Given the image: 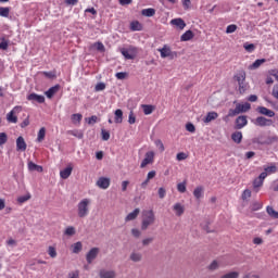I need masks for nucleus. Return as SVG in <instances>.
Returning a JSON list of instances; mask_svg holds the SVG:
<instances>
[{
	"mask_svg": "<svg viewBox=\"0 0 278 278\" xmlns=\"http://www.w3.org/2000/svg\"><path fill=\"white\" fill-rule=\"evenodd\" d=\"M203 191H204V189H203V187H197L195 189H194V191H193V197L195 198V199H203Z\"/></svg>",
	"mask_w": 278,
	"mask_h": 278,
	"instance_id": "cd10ccee",
	"label": "nucleus"
},
{
	"mask_svg": "<svg viewBox=\"0 0 278 278\" xmlns=\"http://www.w3.org/2000/svg\"><path fill=\"white\" fill-rule=\"evenodd\" d=\"M218 261H213L210 265H208V270H218Z\"/></svg>",
	"mask_w": 278,
	"mask_h": 278,
	"instance_id": "3c124183",
	"label": "nucleus"
},
{
	"mask_svg": "<svg viewBox=\"0 0 278 278\" xmlns=\"http://www.w3.org/2000/svg\"><path fill=\"white\" fill-rule=\"evenodd\" d=\"M186 129H187V131H190V134H194V131H197V128L194 127V125L192 123H188L186 125Z\"/></svg>",
	"mask_w": 278,
	"mask_h": 278,
	"instance_id": "6e6d98bb",
	"label": "nucleus"
},
{
	"mask_svg": "<svg viewBox=\"0 0 278 278\" xmlns=\"http://www.w3.org/2000/svg\"><path fill=\"white\" fill-rule=\"evenodd\" d=\"M177 190L178 192H181V193L186 192V182H179L177 185Z\"/></svg>",
	"mask_w": 278,
	"mask_h": 278,
	"instance_id": "13d9d810",
	"label": "nucleus"
},
{
	"mask_svg": "<svg viewBox=\"0 0 278 278\" xmlns=\"http://www.w3.org/2000/svg\"><path fill=\"white\" fill-rule=\"evenodd\" d=\"M142 110H143V113L146 114V116H149V114H153V110H155V108L150 104H143Z\"/></svg>",
	"mask_w": 278,
	"mask_h": 278,
	"instance_id": "c756f323",
	"label": "nucleus"
},
{
	"mask_svg": "<svg viewBox=\"0 0 278 278\" xmlns=\"http://www.w3.org/2000/svg\"><path fill=\"white\" fill-rule=\"evenodd\" d=\"M264 172L267 173V175H273L274 173H277V166L271 164L270 166L264 167Z\"/></svg>",
	"mask_w": 278,
	"mask_h": 278,
	"instance_id": "4c0bfd02",
	"label": "nucleus"
},
{
	"mask_svg": "<svg viewBox=\"0 0 278 278\" xmlns=\"http://www.w3.org/2000/svg\"><path fill=\"white\" fill-rule=\"evenodd\" d=\"M16 150L17 151H27V143L23 137L16 139Z\"/></svg>",
	"mask_w": 278,
	"mask_h": 278,
	"instance_id": "ddd939ff",
	"label": "nucleus"
},
{
	"mask_svg": "<svg viewBox=\"0 0 278 278\" xmlns=\"http://www.w3.org/2000/svg\"><path fill=\"white\" fill-rule=\"evenodd\" d=\"M188 157V155L184 152H179L177 155H176V160H178V162H182V160H186Z\"/></svg>",
	"mask_w": 278,
	"mask_h": 278,
	"instance_id": "680f3d73",
	"label": "nucleus"
},
{
	"mask_svg": "<svg viewBox=\"0 0 278 278\" xmlns=\"http://www.w3.org/2000/svg\"><path fill=\"white\" fill-rule=\"evenodd\" d=\"M28 101H33V103H45V96H40L37 93H30L27 96Z\"/></svg>",
	"mask_w": 278,
	"mask_h": 278,
	"instance_id": "9b49d317",
	"label": "nucleus"
},
{
	"mask_svg": "<svg viewBox=\"0 0 278 278\" xmlns=\"http://www.w3.org/2000/svg\"><path fill=\"white\" fill-rule=\"evenodd\" d=\"M116 79H125L127 77V72H118L115 74Z\"/></svg>",
	"mask_w": 278,
	"mask_h": 278,
	"instance_id": "69168bd1",
	"label": "nucleus"
},
{
	"mask_svg": "<svg viewBox=\"0 0 278 278\" xmlns=\"http://www.w3.org/2000/svg\"><path fill=\"white\" fill-rule=\"evenodd\" d=\"M252 123L256 127H270V125H273V119H268L264 116H258L254 121H252Z\"/></svg>",
	"mask_w": 278,
	"mask_h": 278,
	"instance_id": "20e7f679",
	"label": "nucleus"
},
{
	"mask_svg": "<svg viewBox=\"0 0 278 278\" xmlns=\"http://www.w3.org/2000/svg\"><path fill=\"white\" fill-rule=\"evenodd\" d=\"M151 225H155V212L153 210L142 211L141 229L147 231Z\"/></svg>",
	"mask_w": 278,
	"mask_h": 278,
	"instance_id": "f257e3e1",
	"label": "nucleus"
},
{
	"mask_svg": "<svg viewBox=\"0 0 278 278\" xmlns=\"http://www.w3.org/2000/svg\"><path fill=\"white\" fill-rule=\"evenodd\" d=\"M194 38V33L192 30H187L180 37L181 42H188V40H192Z\"/></svg>",
	"mask_w": 278,
	"mask_h": 278,
	"instance_id": "4be33fe9",
	"label": "nucleus"
},
{
	"mask_svg": "<svg viewBox=\"0 0 278 278\" xmlns=\"http://www.w3.org/2000/svg\"><path fill=\"white\" fill-rule=\"evenodd\" d=\"M72 251H73V253H79L80 251H81V249H84V245L81 244V242L80 241H78V242H76V243H74L73 245H72Z\"/></svg>",
	"mask_w": 278,
	"mask_h": 278,
	"instance_id": "e433bc0d",
	"label": "nucleus"
},
{
	"mask_svg": "<svg viewBox=\"0 0 278 278\" xmlns=\"http://www.w3.org/2000/svg\"><path fill=\"white\" fill-rule=\"evenodd\" d=\"M139 215H140V208H135L131 213H129V214L125 217V223H129V222H131V220H136Z\"/></svg>",
	"mask_w": 278,
	"mask_h": 278,
	"instance_id": "4468645a",
	"label": "nucleus"
},
{
	"mask_svg": "<svg viewBox=\"0 0 278 278\" xmlns=\"http://www.w3.org/2000/svg\"><path fill=\"white\" fill-rule=\"evenodd\" d=\"M99 256V248H92L87 254L86 260L88 264L94 262V258Z\"/></svg>",
	"mask_w": 278,
	"mask_h": 278,
	"instance_id": "6e6552de",
	"label": "nucleus"
},
{
	"mask_svg": "<svg viewBox=\"0 0 278 278\" xmlns=\"http://www.w3.org/2000/svg\"><path fill=\"white\" fill-rule=\"evenodd\" d=\"M271 94L275 99L278 100V85H275L271 91Z\"/></svg>",
	"mask_w": 278,
	"mask_h": 278,
	"instance_id": "774afa93",
	"label": "nucleus"
},
{
	"mask_svg": "<svg viewBox=\"0 0 278 278\" xmlns=\"http://www.w3.org/2000/svg\"><path fill=\"white\" fill-rule=\"evenodd\" d=\"M238 86L240 94H244L248 88L247 80H244L243 83H238Z\"/></svg>",
	"mask_w": 278,
	"mask_h": 278,
	"instance_id": "ea45409f",
	"label": "nucleus"
},
{
	"mask_svg": "<svg viewBox=\"0 0 278 278\" xmlns=\"http://www.w3.org/2000/svg\"><path fill=\"white\" fill-rule=\"evenodd\" d=\"M159 52L161 53V58H175L177 55V52H172L170 47L164 46L163 48L159 49Z\"/></svg>",
	"mask_w": 278,
	"mask_h": 278,
	"instance_id": "423d86ee",
	"label": "nucleus"
},
{
	"mask_svg": "<svg viewBox=\"0 0 278 278\" xmlns=\"http://www.w3.org/2000/svg\"><path fill=\"white\" fill-rule=\"evenodd\" d=\"M243 49H245V51H248V53H253V51H255V45L244 43Z\"/></svg>",
	"mask_w": 278,
	"mask_h": 278,
	"instance_id": "c03bdc74",
	"label": "nucleus"
},
{
	"mask_svg": "<svg viewBox=\"0 0 278 278\" xmlns=\"http://www.w3.org/2000/svg\"><path fill=\"white\" fill-rule=\"evenodd\" d=\"M264 62H266V59H257L253 64L250 65V70L255 71V68H260L261 64H264Z\"/></svg>",
	"mask_w": 278,
	"mask_h": 278,
	"instance_id": "bb28decb",
	"label": "nucleus"
},
{
	"mask_svg": "<svg viewBox=\"0 0 278 278\" xmlns=\"http://www.w3.org/2000/svg\"><path fill=\"white\" fill-rule=\"evenodd\" d=\"M119 52L125 58V60H136L138 55V49L134 46H129L128 48H121Z\"/></svg>",
	"mask_w": 278,
	"mask_h": 278,
	"instance_id": "7ed1b4c3",
	"label": "nucleus"
},
{
	"mask_svg": "<svg viewBox=\"0 0 278 278\" xmlns=\"http://www.w3.org/2000/svg\"><path fill=\"white\" fill-rule=\"evenodd\" d=\"M238 29L236 24H230L226 28V34H233Z\"/></svg>",
	"mask_w": 278,
	"mask_h": 278,
	"instance_id": "a18cd8bd",
	"label": "nucleus"
},
{
	"mask_svg": "<svg viewBox=\"0 0 278 278\" xmlns=\"http://www.w3.org/2000/svg\"><path fill=\"white\" fill-rule=\"evenodd\" d=\"M100 278H116V271L114 270H108V269H101L99 271Z\"/></svg>",
	"mask_w": 278,
	"mask_h": 278,
	"instance_id": "f8f14e48",
	"label": "nucleus"
},
{
	"mask_svg": "<svg viewBox=\"0 0 278 278\" xmlns=\"http://www.w3.org/2000/svg\"><path fill=\"white\" fill-rule=\"evenodd\" d=\"M267 214L270 216V218H278V212L273 208V206L266 207Z\"/></svg>",
	"mask_w": 278,
	"mask_h": 278,
	"instance_id": "c9c22d12",
	"label": "nucleus"
},
{
	"mask_svg": "<svg viewBox=\"0 0 278 278\" xmlns=\"http://www.w3.org/2000/svg\"><path fill=\"white\" fill-rule=\"evenodd\" d=\"M154 160H155V153L153 151L147 152L143 161L140 164V168H147L149 164H153Z\"/></svg>",
	"mask_w": 278,
	"mask_h": 278,
	"instance_id": "39448f33",
	"label": "nucleus"
},
{
	"mask_svg": "<svg viewBox=\"0 0 278 278\" xmlns=\"http://www.w3.org/2000/svg\"><path fill=\"white\" fill-rule=\"evenodd\" d=\"M104 89H105L104 83H99V84H97V85H96V88H94L96 92H101V91L104 90Z\"/></svg>",
	"mask_w": 278,
	"mask_h": 278,
	"instance_id": "bf43d9fd",
	"label": "nucleus"
},
{
	"mask_svg": "<svg viewBox=\"0 0 278 278\" xmlns=\"http://www.w3.org/2000/svg\"><path fill=\"white\" fill-rule=\"evenodd\" d=\"M173 210H174L176 216H182L184 212H186V208L184 207V205L181 203L174 204Z\"/></svg>",
	"mask_w": 278,
	"mask_h": 278,
	"instance_id": "f3484780",
	"label": "nucleus"
},
{
	"mask_svg": "<svg viewBox=\"0 0 278 278\" xmlns=\"http://www.w3.org/2000/svg\"><path fill=\"white\" fill-rule=\"evenodd\" d=\"M0 16L8 18L10 16V7H0Z\"/></svg>",
	"mask_w": 278,
	"mask_h": 278,
	"instance_id": "473e14b6",
	"label": "nucleus"
},
{
	"mask_svg": "<svg viewBox=\"0 0 278 278\" xmlns=\"http://www.w3.org/2000/svg\"><path fill=\"white\" fill-rule=\"evenodd\" d=\"M70 136H74L75 138H78V140H81L84 138V132L80 130H68Z\"/></svg>",
	"mask_w": 278,
	"mask_h": 278,
	"instance_id": "58836bf2",
	"label": "nucleus"
},
{
	"mask_svg": "<svg viewBox=\"0 0 278 278\" xmlns=\"http://www.w3.org/2000/svg\"><path fill=\"white\" fill-rule=\"evenodd\" d=\"M28 170H30L31 173H34V170H36L37 173H42V166L37 165L34 162H28Z\"/></svg>",
	"mask_w": 278,
	"mask_h": 278,
	"instance_id": "b1692460",
	"label": "nucleus"
},
{
	"mask_svg": "<svg viewBox=\"0 0 278 278\" xmlns=\"http://www.w3.org/2000/svg\"><path fill=\"white\" fill-rule=\"evenodd\" d=\"M93 47H96L97 51H100V53H105V46L103 42L98 41L93 45Z\"/></svg>",
	"mask_w": 278,
	"mask_h": 278,
	"instance_id": "a19ab883",
	"label": "nucleus"
},
{
	"mask_svg": "<svg viewBox=\"0 0 278 278\" xmlns=\"http://www.w3.org/2000/svg\"><path fill=\"white\" fill-rule=\"evenodd\" d=\"M7 121H8L9 123H14V124H16V123H18V117H16V116L14 115V112L10 111V112L7 114Z\"/></svg>",
	"mask_w": 278,
	"mask_h": 278,
	"instance_id": "2f4dec72",
	"label": "nucleus"
},
{
	"mask_svg": "<svg viewBox=\"0 0 278 278\" xmlns=\"http://www.w3.org/2000/svg\"><path fill=\"white\" fill-rule=\"evenodd\" d=\"M45 136H47V129L42 127L38 131L37 142H42V140H45Z\"/></svg>",
	"mask_w": 278,
	"mask_h": 278,
	"instance_id": "7c9ffc66",
	"label": "nucleus"
},
{
	"mask_svg": "<svg viewBox=\"0 0 278 278\" xmlns=\"http://www.w3.org/2000/svg\"><path fill=\"white\" fill-rule=\"evenodd\" d=\"M64 235L65 236H75V227H73V226L67 227L64 231Z\"/></svg>",
	"mask_w": 278,
	"mask_h": 278,
	"instance_id": "49530a36",
	"label": "nucleus"
},
{
	"mask_svg": "<svg viewBox=\"0 0 278 278\" xmlns=\"http://www.w3.org/2000/svg\"><path fill=\"white\" fill-rule=\"evenodd\" d=\"M182 5L185 10H190V5H192V2L190 0H184Z\"/></svg>",
	"mask_w": 278,
	"mask_h": 278,
	"instance_id": "338daca9",
	"label": "nucleus"
},
{
	"mask_svg": "<svg viewBox=\"0 0 278 278\" xmlns=\"http://www.w3.org/2000/svg\"><path fill=\"white\" fill-rule=\"evenodd\" d=\"M60 92V85H55L51 87L49 90L46 91V97L48 99H53V96L58 94Z\"/></svg>",
	"mask_w": 278,
	"mask_h": 278,
	"instance_id": "2eb2a0df",
	"label": "nucleus"
},
{
	"mask_svg": "<svg viewBox=\"0 0 278 278\" xmlns=\"http://www.w3.org/2000/svg\"><path fill=\"white\" fill-rule=\"evenodd\" d=\"M257 210H262V203L260 202H254L252 204V212H257Z\"/></svg>",
	"mask_w": 278,
	"mask_h": 278,
	"instance_id": "e2e57ef3",
	"label": "nucleus"
},
{
	"mask_svg": "<svg viewBox=\"0 0 278 278\" xmlns=\"http://www.w3.org/2000/svg\"><path fill=\"white\" fill-rule=\"evenodd\" d=\"M235 80L238 81V84H242L243 81H247V72L244 71H239L236 75H235Z\"/></svg>",
	"mask_w": 278,
	"mask_h": 278,
	"instance_id": "dca6fc26",
	"label": "nucleus"
},
{
	"mask_svg": "<svg viewBox=\"0 0 278 278\" xmlns=\"http://www.w3.org/2000/svg\"><path fill=\"white\" fill-rule=\"evenodd\" d=\"M231 138H232L233 142H236L237 144H240V142H242V132L236 131L231 135Z\"/></svg>",
	"mask_w": 278,
	"mask_h": 278,
	"instance_id": "a878e982",
	"label": "nucleus"
},
{
	"mask_svg": "<svg viewBox=\"0 0 278 278\" xmlns=\"http://www.w3.org/2000/svg\"><path fill=\"white\" fill-rule=\"evenodd\" d=\"M115 123L121 124L123 123V110L117 109L115 111Z\"/></svg>",
	"mask_w": 278,
	"mask_h": 278,
	"instance_id": "72a5a7b5",
	"label": "nucleus"
},
{
	"mask_svg": "<svg viewBox=\"0 0 278 278\" xmlns=\"http://www.w3.org/2000/svg\"><path fill=\"white\" fill-rule=\"evenodd\" d=\"M236 106L239 114H244V112H249V110H251V103L249 102H245L244 104H237Z\"/></svg>",
	"mask_w": 278,
	"mask_h": 278,
	"instance_id": "aec40b11",
	"label": "nucleus"
},
{
	"mask_svg": "<svg viewBox=\"0 0 278 278\" xmlns=\"http://www.w3.org/2000/svg\"><path fill=\"white\" fill-rule=\"evenodd\" d=\"M8 47H9L8 41L5 40V38H2V41L0 42V49L2 51H8Z\"/></svg>",
	"mask_w": 278,
	"mask_h": 278,
	"instance_id": "864d4df0",
	"label": "nucleus"
},
{
	"mask_svg": "<svg viewBox=\"0 0 278 278\" xmlns=\"http://www.w3.org/2000/svg\"><path fill=\"white\" fill-rule=\"evenodd\" d=\"M81 118H83V115L79 114V113H76V114L72 115L73 123H81Z\"/></svg>",
	"mask_w": 278,
	"mask_h": 278,
	"instance_id": "de8ad7c7",
	"label": "nucleus"
},
{
	"mask_svg": "<svg viewBox=\"0 0 278 278\" xmlns=\"http://www.w3.org/2000/svg\"><path fill=\"white\" fill-rule=\"evenodd\" d=\"M101 135H102V140L104 141L110 140V131L102 129Z\"/></svg>",
	"mask_w": 278,
	"mask_h": 278,
	"instance_id": "4d7b16f0",
	"label": "nucleus"
},
{
	"mask_svg": "<svg viewBox=\"0 0 278 278\" xmlns=\"http://www.w3.org/2000/svg\"><path fill=\"white\" fill-rule=\"evenodd\" d=\"M98 188L101 190H108L110 188V178L100 177L97 181Z\"/></svg>",
	"mask_w": 278,
	"mask_h": 278,
	"instance_id": "9d476101",
	"label": "nucleus"
},
{
	"mask_svg": "<svg viewBox=\"0 0 278 278\" xmlns=\"http://www.w3.org/2000/svg\"><path fill=\"white\" fill-rule=\"evenodd\" d=\"M238 114H240V111H238L237 106L235 109H230L228 112V116L230 117L238 116Z\"/></svg>",
	"mask_w": 278,
	"mask_h": 278,
	"instance_id": "603ef678",
	"label": "nucleus"
},
{
	"mask_svg": "<svg viewBox=\"0 0 278 278\" xmlns=\"http://www.w3.org/2000/svg\"><path fill=\"white\" fill-rule=\"evenodd\" d=\"M141 14L142 16H148V17L155 16V9H152V8L143 9L141 11Z\"/></svg>",
	"mask_w": 278,
	"mask_h": 278,
	"instance_id": "c85d7f7f",
	"label": "nucleus"
},
{
	"mask_svg": "<svg viewBox=\"0 0 278 278\" xmlns=\"http://www.w3.org/2000/svg\"><path fill=\"white\" fill-rule=\"evenodd\" d=\"M216 118H218V113L208 112L203 121L204 123H212V121H216Z\"/></svg>",
	"mask_w": 278,
	"mask_h": 278,
	"instance_id": "5701e85b",
	"label": "nucleus"
},
{
	"mask_svg": "<svg viewBox=\"0 0 278 278\" xmlns=\"http://www.w3.org/2000/svg\"><path fill=\"white\" fill-rule=\"evenodd\" d=\"M249 125V121L247 119V115H240L236 118V129H244Z\"/></svg>",
	"mask_w": 278,
	"mask_h": 278,
	"instance_id": "0eeeda50",
	"label": "nucleus"
},
{
	"mask_svg": "<svg viewBox=\"0 0 278 278\" xmlns=\"http://www.w3.org/2000/svg\"><path fill=\"white\" fill-rule=\"evenodd\" d=\"M31 199L30 194H26V195H21L20 198H17V203H27V201H29Z\"/></svg>",
	"mask_w": 278,
	"mask_h": 278,
	"instance_id": "37998d69",
	"label": "nucleus"
},
{
	"mask_svg": "<svg viewBox=\"0 0 278 278\" xmlns=\"http://www.w3.org/2000/svg\"><path fill=\"white\" fill-rule=\"evenodd\" d=\"M238 277H240V273L238 271H230L222 276V278H238Z\"/></svg>",
	"mask_w": 278,
	"mask_h": 278,
	"instance_id": "79ce46f5",
	"label": "nucleus"
},
{
	"mask_svg": "<svg viewBox=\"0 0 278 278\" xmlns=\"http://www.w3.org/2000/svg\"><path fill=\"white\" fill-rule=\"evenodd\" d=\"M256 112H258V114H262L263 116H268V118H273L275 116V111L265 106H258L256 109Z\"/></svg>",
	"mask_w": 278,
	"mask_h": 278,
	"instance_id": "1a4fd4ad",
	"label": "nucleus"
},
{
	"mask_svg": "<svg viewBox=\"0 0 278 278\" xmlns=\"http://www.w3.org/2000/svg\"><path fill=\"white\" fill-rule=\"evenodd\" d=\"M130 262L138 263L142 260V253L132 251L129 255Z\"/></svg>",
	"mask_w": 278,
	"mask_h": 278,
	"instance_id": "412c9836",
	"label": "nucleus"
},
{
	"mask_svg": "<svg viewBox=\"0 0 278 278\" xmlns=\"http://www.w3.org/2000/svg\"><path fill=\"white\" fill-rule=\"evenodd\" d=\"M72 173H73V167L67 166L66 168H64L63 170L60 172V177H61V179H68V177H71Z\"/></svg>",
	"mask_w": 278,
	"mask_h": 278,
	"instance_id": "a211bd4d",
	"label": "nucleus"
},
{
	"mask_svg": "<svg viewBox=\"0 0 278 278\" xmlns=\"http://www.w3.org/2000/svg\"><path fill=\"white\" fill-rule=\"evenodd\" d=\"M131 233H132L134 238H140V236H142V232H140V230L138 228H132Z\"/></svg>",
	"mask_w": 278,
	"mask_h": 278,
	"instance_id": "0e129e2a",
	"label": "nucleus"
},
{
	"mask_svg": "<svg viewBox=\"0 0 278 278\" xmlns=\"http://www.w3.org/2000/svg\"><path fill=\"white\" fill-rule=\"evenodd\" d=\"M48 254H49L50 257H52V258L58 257V252L55 251V248H53V247H49V249H48Z\"/></svg>",
	"mask_w": 278,
	"mask_h": 278,
	"instance_id": "09e8293b",
	"label": "nucleus"
},
{
	"mask_svg": "<svg viewBox=\"0 0 278 278\" xmlns=\"http://www.w3.org/2000/svg\"><path fill=\"white\" fill-rule=\"evenodd\" d=\"M170 25H175L178 29H184L186 27V22L182 18H174L170 21Z\"/></svg>",
	"mask_w": 278,
	"mask_h": 278,
	"instance_id": "6ab92c4d",
	"label": "nucleus"
},
{
	"mask_svg": "<svg viewBox=\"0 0 278 278\" xmlns=\"http://www.w3.org/2000/svg\"><path fill=\"white\" fill-rule=\"evenodd\" d=\"M262 186H264V182L260 178L254 179L253 188L255 192H260V188H262Z\"/></svg>",
	"mask_w": 278,
	"mask_h": 278,
	"instance_id": "f704fd0d",
	"label": "nucleus"
},
{
	"mask_svg": "<svg viewBox=\"0 0 278 278\" xmlns=\"http://www.w3.org/2000/svg\"><path fill=\"white\" fill-rule=\"evenodd\" d=\"M130 29L131 31H142V24H140L138 21L131 22Z\"/></svg>",
	"mask_w": 278,
	"mask_h": 278,
	"instance_id": "393cba45",
	"label": "nucleus"
},
{
	"mask_svg": "<svg viewBox=\"0 0 278 278\" xmlns=\"http://www.w3.org/2000/svg\"><path fill=\"white\" fill-rule=\"evenodd\" d=\"M128 123H129V125H134L136 123V115L134 114L132 111L129 112Z\"/></svg>",
	"mask_w": 278,
	"mask_h": 278,
	"instance_id": "8fccbe9b",
	"label": "nucleus"
},
{
	"mask_svg": "<svg viewBox=\"0 0 278 278\" xmlns=\"http://www.w3.org/2000/svg\"><path fill=\"white\" fill-rule=\"evenodd\" d=\"M8 142V135L5 132H0V146Z\"/></svg>",
	"mask_w": 278,
	"mask_h": 278,
	"instance_id": "5fc2aeb1",
	"label": "nucleus"
},
{
	"mask_svg": "<svg viewBox=\"0 0 278 278\" xmlns=\"http://www.w3.org/2000/svg\"><path fill=\"white\" fill-rule=\"evenodd\" d=\"M92 203V200L85 198L77 204V212L79 218H86L88 214H90V204Z\"/></svg>",
	"mask_w": 278,
	"mask_h": 278,
	"instance_id": "f03ea898",
	"label": "nucleus"
},
{
	"mask_svg": "<svg viewBox=\"0 0 278 278\" xmlns=\"http://www.w3.org/2000/svg\"><path fill=\"white\" fill-rule=\"evenodd\" d=\"M243 201H247V199H251V190L245 189L242 193Z\"/></svg>",
	"mask_w": 278,
	"mask_h": 278,
	"instance_id": "052dcab7",
	"label": "nucleus"
}]
</instances>
